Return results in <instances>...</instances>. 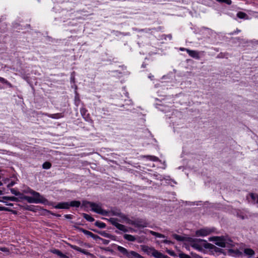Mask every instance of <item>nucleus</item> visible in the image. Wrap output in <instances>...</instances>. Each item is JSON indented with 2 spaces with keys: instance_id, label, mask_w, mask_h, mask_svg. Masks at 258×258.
I'll list each match as a JSON object with an SVG mask.
<instances>
[{
  "instance_id": "obj_1",
  "label": "nucleus",
  "mask_w": 258,
  "mask_h": 258,
  "mask_svg": "<svg viewBox=\"0 0 258 258\" xmlns=\"http://www.w3.org/2000/svg\"><path fill=\"white\" fill-rule=\"evenodd\" d=\"M117 249L124 256H126V258H144L138 252L133 250L129 251L125 248L121 246H117Z\"/></svg>"
},
{
  "instance_id": "obj_2",
  "label": "nucleus",
  "mask_w": 258,
  "mask_h": 258,
  "mask_svg": "<svg viewBox=\"0 0 258 258\" xmlns=\"http://www.w3.org/2000/svg\"><path fill=\"white\" fill-rule=\"evenodd\" d=\"M86 204L91 208V210L98 214L103 216H107L108 212L102 209L100 204H96L90 202H86Z\"/></svg>"
},
{
  "instance_id": "obj_3",
  "label": "nucleus",
  "mask_w": 258,
  "mask_h": 258,
  "mask_svg": "<svg viewBox=\"0 0 258 258\" xmlns=\"http://www.w3.org/2000/svg\"><path fill=\"white\" fill-rule=\"evenodd\" d=\"M109 221L110 223L116 227L118 229L121 230L124 232H127L129 231H135V230L132 228H127L124 225L119 224L117 222L118 220L116 218H111L109 219Z\"/></svg>"
},
{
  "instance_id": "obj_4",
  "label": "nucleus",
  "mask_w": 258,
  "mask_h": 258,
  "mask_svg": "<svg viewBox=\"0 0 258 258\" xmlns=\"http://www.w3.org/2000/svg\"><path fill=\"white\" fill-rule=\"evenodd\" d=\"M143 250L145 251L151 253V255L156 258H170L167 255H164L153 248H149L144 246Z\"/></svg>"
},
{
  "instance_id": "obj_5",
  "label": "nucleus",
  "mask_w": 258,
  "mask_h": 258,
  "mask_svg": "<svg viewBox=\"0 0 258 258\" xmlns=\"http://www.w3.org/2000/svg\"><path fill=\"white\" fill-rule=\"evenodd\" d=\"M30 194L33 196V198L35 201V204H46L48 201L39 192H36L33 190L31 189L29 191Z\"/></svg>"
},
{
  "instance_id": "obj_6",
  "label": "nucleus",
  "mask_w": 258,
  "mask_h": 258,
  "mask_svg": "<svg viewBox=\"0 0 258 258\" xmlns=\"http://www.w3.org/2000/svg\"><path fill=\"white\" fill-rule=\"evenodd\" d=\"M209 241H215V244L222 247H225L226 246L225 239L223 237L214 236L209 238Z\"/></svg>"
},
{
  "instance_id": "obj_7",
  "label": "nucleus",
  "mask_w": 258,
  "mask_h": 258,
  "mask_svg": "<svg viewBox=\"0 0 258 258\" xmlns=\"http://www.w3.org/2000/svg\"><path fill=\"white\" fill-rule=\"evenodd\" d=\"M134 226L138 228H144L147 226V223L142 219H136L135 220Z\"/></svg>"
},
{
  "instance_id": "obj_8",
  "label": "nucleus",
  "mask_w": 258,
  "mask_h": 258,
  "mask_svg": "<svg viewBox=\"0 0 258 258\" xmlns=\"http://www.w3.org/2000/svg\"><path fill=\"white\" fill-rule=\"evenodd\" d=\"M211 233V231L209 229H202L196 231L197 236H205Z\"/></svg>"
},
{
  "instance_id": "obj_9",
  "label": "nucleus",
  "mask_w": 258,
  "mask_h": 258,
  "mask_svg": "<svg viewBox=\"0 0 258 258\" xmlns=\"http://www.w3.org/2000/svg\"><path fill=\"white\" fill-rule=\"evenodd\" d=\"M55 209H69V202H61L53 206Z\"/></svg>"
},
{
  "instance_id": "obj_10",
  "label": "nucleus",
  "mask_w": 258,
  "mask_h": 258,
  "mask_svg": "<svg viewBox=\"0 0 258 258\" xmlns=\"http://www.w3.org/2000/svg\"><path fill=\"white\" fill-rule=\"evenodd\" d=\"M69 246L73 249L76 250H77L81 253H84V254H86V255H91V253L88 252V251H87L85 249H82L81 248H80L79 247L76 246V245H72V244H69Z\"/></svg>"
},
{
  "instance_id": "obj_11",
  "label": "nucleus",
  "mask_w": 258,
  "mask_h": 258,
  "mask_svg": "<svg viewBox=\"0 0 258 258\" xmlns=\"http://www.w3.org/2000/svg\"><path fill=\"white\" fill-rule=\"evenodd\" d=\"M186 51L188 53V54L192 57L195 58L196 59L200 58L199 53L196 50H191L189 49H186Z\"/></svg>"
},
{
  "instance_id": "obj_12",
  "label": "nucleus",
  "mask_w": 258,
  "mask_h": 258,
  "mask_svg": "<svg viewBox=\"0 0 258 258\" xmlns=\"http://www.w3.org/2000/svg\"><path fill=\"white\" fill-rule=\"evenodd\" d=\"M44 114L49 117L54 118V119H58V118H60L63 117V115L62 113H55V114L45 113Z\"/></svg>"
},
{
  "instance_id": "obj_13",
  "label": "nucleus",
  "mask_w": 258,
  "mask_h": 258,
  "mask_svg": "<svg viewBox=\"0 0 258 258\" xmlns=\"http://www.w3.org/2000/svg\"><path fill=\"white\" fill-rule=\"evenodd\" d=\"M123 238L125 240H127L129 241H132V242L135 241L136 240H137V238L136 236H133L131 234H124Z\"/></svg>"
},
{
  "instance_id": "obj_14",
  "label": "nucleus",
  "mask_w": 258,
  "mask_h": 258,
  "mask_svg": "<svg viewBox=\"0 0 258 258\" xmlns=\"http://www.w3.org/2000/svg\"><path fill=\"white\" fill-rule=\"evenodd\" d=\"M84 233L88 236L91 237L95 240H97L98 238H100V237L99 236H98L97 235H95V234H93V233H92L91 232L88 231L87 230H85Z\"/></svg>"
},
{
  "instance_id": "obj_15",
  "label": "nucleus",
  "mask_w": 258,
  "mask_h": 258,
  "mask_svg": "<svg viewBox=\"0 0 258 258\" xmlns=\"http://www.w3.org/2000/svg\"><path fill=\"white\" fill-rule=\"evenodd\" d=\"M51 252L54 254H57V255L60 256L61 258H69V257L67 255L63 254L60 250H59L58 249H53L51 250Z\"/></svg>"
},
{
  "instance_id": "obj_16",
  "label": "nucleus",
  "mask_w": 258,
  "mask_h": 258,
  "mask_svg": "<svg viewBox=\"0 0 258 258\" xmlns=\"http://www.w3.org/2000/svg\"><path fill=\"white\" fill-rule=\"evenodd\" d=\"M172 236L174 239L178 241H183L185 240V237L176 234H173Z\"/></svg>"
},
{
  "instance_id": "obj_17",
  "label": "nucleus",
  "mask_w": 258,
  "mask_h": 258,
  "mask_svg": "<svg viewBox=\"0 0 258 258\" xmlns=\"http://www.w3.org/2000/svg\"><path fill=\"white\" fill-rule=\"evenodd\" d=\"M244 253L247 255L251 256L254 254V251L251 248H245L244 250Z\"/></svg>"
},
{
  "instance_id": "obj_18",
  "label": "nucleus",
  "mask_w": 258,
  "mask_h": 258,
  "mask_svg": "<svg viewBox=\"0 0 258 258\" xmlns=\"http://www.w3.org/2000/svg\"><path fill=\"white\" fill-rule=\"evenodd\" d=\"M69 208L70 207H79L81 205V203L79 201H73L71 202H69Z\"/></svg>"
},
{
  "instance_id": "obj_19",
  "label": "nucleus",
  "mask_w": 258,
  "mask_h": 258,
  "mask_svg": "<svg viewBox=\"0 0 258 258\" xmlns=\"http://www.w3.org/2000/svg\"><path fill=\"white\" fill-rule=\"evenodd\" d=\"M149 232L152 235L155 236L157 237H159V238H165V236L164 235L162 234L159 233H158V232H155V231H152V230H150Z\"/></svg>"
},
{
  "instance_id": "obj_20",
  "label": "nucleus",
  "mask_w": 258,
  "mask_h": 258,
  "mask_svg": "<svg viewBox=\"0 0 258 258\" xmlns=\"http://www.w3.org/2000/svg\"><path fill=\"white\" fill-rule=\"evenodd\" d=\"M82 215H83V218L84 219H85L86 220H87L88 221L93 222L95 220L93 217H92L90 215H89L87 214L83 213Z\"/></svg>"
},
{
  "instance_id": "obj_21",
  "label": "nucleus",
  "mask_w": 258,
  "mask_h": 258,
  "mask_svg": "<svg viewBox=\"0 0 258 258\" xmlns=\"http://www.w3.org/2000/svg\"><path fill=\"white\" fill-rule=\"evenodd\" d=\"M23 199L27 201L29 203H35V201L33 197L29 196H24Z\"/></svg>"
},
{
  "instance_id": "obj_22",
  "label": "nucleus",
  "mask_w": 258,
  "mask_h": 258,
  "mask_svg": "<svg viewBox=\"0 0 258 258\" xmlns=\"http://www.w3.org/2000/svg\"><path fill=\"white\" fill-rule=\"evenodd\" d=\"M95 225L100 228H104L106 227V224L100 221H96Z\"/></svg>"
},
{
  "instance_id": "obj_23",
  "label": "nucleus",
  "mask_w": 258,
  "mask_h": 258,
  "mask_svg": "<svg viewBox=\"0 0 258 258\" xmlns=\"http://www.w3.org/2000/svg\"><path fill=\"white\" fill-rule=\"evenodd\" d=\"M237 16L240 19H245L247 17L245 13L242 12H238L237 14Z\"/></svg>"
},
{
  "instance_id": "obj_24",
  "label": "nucleus",
  "mask_w": 258,
  "mask_h": 258,
  "mask_svg": "<svg viewBox=\"0 0 258 258\" xmlns=\"http://www.w3.org/2000/svg\"><path fill=\"white\" fill-rule=\"evenodd\" d=\"M51 166V164L49 162H45L42 165V167L43 169H48Z\"/></svg>"
},
{
  "instance_id": "obj_25",
  "label": "nucleus",
  "mask_w": 258,
  "mask_h": 258,
  "mask_svg": "<svg viewBox=\"0 0 258 258\" xmlns=\"http://www.w3.org/2000/svg\"><path fill=\"white\" fill-rule=\"evenodd\" d=\"M3 199L14 202H17L18 201V199L15 197H4Z\"/></svg>"
},
{
  "instance_id": "obj_26",
  "label": "nucleus",
  "mask_w": 258,
  "mask_h": 258,
  "mask_svg": "<svg viewBox=\"0 0 258 258\" xmlns=\"http://www.w3.org/2000/svg\"><path fill=\"white\" fill-rule=\"evenodd\" d=\"M0 82L2 83L3 84H6L10 87H12V85L10 83H9L8 81H7L4 78L1 77H0Z\"/></svg>"
},
{
  "instance_id": "obj_27",
  "label": "nucleus",
  "mask_w": 258,
  "mask_h": 258,
  "mask_svg": "<svg viewBox=\"0 0 258 258\" xmlns=\"http://www.w3.org/2000/svg\"><path fill=\"white\" fill-rule=\"evenodd\" d=\"M250 196L253 200H255L257 204H258V195L251 193Z\"/></svg>"
},
{
  "instance_id": "obj_28",
  "label": "nucleus",
  "mask_w": 258,
  "mask_h": 258,
  "mask_svg": "<svg viewBox=\"0 0 258 258\" xmlns=\"http://www.w3.org/2000/svg\"><path fill=\"white\" fill-rule=\"evenodd\" d=\"M112 214L114 216H119L121 214V212L119 210H112L111 211Z\"/></svg>"
},
{
  "instance_id": "obj_29",
  "label": "nucleus",
  "mask_w": 258,
  "mask_h": 258,
  "mask_svg": "<svg viewBox=\"0 0 258 258\" xmlns=\"http://www.w3.org/2000/svg\"><path fill=\"white\" fill-rule=\"evenodd\" d=\"M178 256L180 258H191L189 255L184 253L183 252H180L178 254Z\"/></svg>"
},
{
  "instance_id": "obj_30",
  "label": "nucleus",
  "mask_w": 258,
  "mask_h": 258,
  "mask_svg": "<svg viewBox=\"0 0 258 258\" xmlns=\"http://www.w3.org/2000/svg\"><path fill=\"white\" fill-rule=\"evenodd\" d=\"M146 157L149 160L153 161H157L159 160L158 157L154 156H147Z\"/></svg>"
},
{
  "instance_id": "obj_31",
  "label": "nucleus",
  "mask_w": 258,
  "mask_h": 258,
  "mask_svg": "<svg viewBox=\"0 0 258 258\" xmlns=\"http://www.w3.org/2000/svg\"><path fill=\"white\" fill-rule=\"evenodd\" d=\"M119 217L121 218V220H119V221L121 222H123L125 221V220L126 219V218L127 217L126 215L122 214V213H121V214Z\"/></svg>"
},
{
  "instance_id": "obj_32",
  "label": "nucleus",
  "mask_w": 258,
  "mask_h": 258,
  "mask_svg": "<svg viewBox=\"0 0 258 258\" xmlns=\"http://www.w3.org/2000/svg\"><path fill=\"white\" fill-rule=\"evenodd\" d=\"M229 251L230 253H233L237 255H239L241 254V252L238 250L229 249Z\"/></svg>"
},
{
  "instance_id": "obj_33",
  "label": "nucleus",
  "mask_w": 258,
  "mask_h": 258,
  "mask_svg": "<svg viewBox=\"0 0 258 258\" xmlns=\"http://www.w3.org/2000/svg\"><path fill=\"white\" fill-rule=\"evenodd\" d=\"M125 222L127 224H131V225L134 226V223H135V220H132L127 217L126 219L125 220Z\"/></svg>"
},
{
  "instance_id": "obj_34",
  "label": "nucleus",
  "mask_w": 258,
  "mask_h": 258,
  "mask_svg": "<svg viewBox=\"0 0 258 258\" xmlns=\"http://www.w3.org/2000/svg\"><path fill=\"white\" fill-rule=\"evenodd\" d=\"M98 239L102 241V243L104 245H107L110 242L109 240L103 239L101 237H100V238H98Z\"/></svg>"
},
{
  "instance_id": "obj_35",
  "label": "nucleus",
  "mask_w": 258,
  "mask_h": 258,
  "mask_svg": "<svg viewBox=\"0 0 258 258\" xmlns=\"http://www.w3.org/2000/svg\"><path fill=\"white\" fill-rule=\"evenodd\" d=\"M80 111H81V113L82 115L84 118H85L86 113L87 112V110L85 108H81Z\"/></svg>"
},
{
  "instance_id": "obj_36",
  "label": "nucleus",
  "mask_w": 258,
  "mask_h": 258,
  "mask_svg": "<svg viewBox=\"0 0 258 258\" xmlns=\"http://www.w3.org/2000/svg\"><path fill=\"white\" fill-rule=\"evenodd\" d=\"M101 235L103 236L104 237H107V238H111L112 237V235L110 234L107 233L106 232H103L101 233Z\"/></svg>"
},
{
  "instance_id": "obj_37",
  "label": "nucleus",
  "mask_w": 258,
  "mask_h": 258,
  "mask_svg": "<svg viewBox=\"0 0 258 258\" xmlns=\"http://www.w3.org/2000/svg\"><path fill=\"white\" fill-rule=\"evenodd\" d=\"M162 242L164 243L168 244H172L173 243L171 241L168 240L167 239L163 240Z\"/></svg>"
},
{
  "instance_id": "obj_38",
  "label": "nucleus",
  "mask_w": 258,
  "mask_h": 258,
  "mask_svg": "<svg viewBox=\"0 0 258 258\" xmlns=\"http://www.w3.org/2000/svg\"><path fill=\"white\" fill-rule=\"evenodd\" d=\"M74 228L76 229H77L78 230H79V231L82 232L83 233H84L85 230V229H84L82 228L79 227H77V226H74Z\"/></svg>"
},
{
  "instance_id": "obj_39",
  "label": "nucleus",
  "mask_w": 258,
  "mask_h": 258,
  "mask_svg": "<svg viewBox=\"0 0 258 258\" xmlns=\"http://www.w3.org/2000/svg\"><path fill=\"white\" fill-rule=\"evenodd\" d=\"M0 250L4 252H9V249L5 247H1Z\"/></svg>"
},
{
  "instance_id": "obj_40",
  "label": "nucleus",
  "mask_w": 258,
  "mask_h": 258,
  "mask_svg": "<svg viewBox=\"0 0 258 258\" xmlns=\"http://www.w3.org/2000/svg\"><path fill=\"white\" fill-rule=\"evenodd\" d=\"M11 192L12 194L15 195L16 196H19V195H21V194L19 192H17L14 189H11Z\"/></svg>"
},
{
  "instance_id": "obj_41",
  "label": "nucleus",
  "mask_w": 258,
  "mask_h": 258,
  "mask_svg": "<svg viewBox=\"0 0 258 258\" xmlns=\"http://www.w3.org/2000/svg\"><path fill=\"white\" fill-rule=\"evenodd\" d=\"M64 217L67 219H72V216L71 215H65Z\"/></svg>"
},
{
  "instance_id": "obj_42",
  "label": "nucleus",
  "mask_w": 258,
  "mask_h": 258,
  "mask_svg": "<svg viewBox=\"0 0 258 258\" xmlns=\"http://www.w3.org/2000/svg\"><path fill=\"white\" fill-rule=\"evenodd\" d=\"M0 211H8V209L7 208L0 206Z\"/></svg>"
},
{
  "instance_id": "obj_43",
  "label": "nucleus",
  "mask_w": 258,
  "mask_h": 258,
  "mask_svg": "<svg viewBox=\"0 0 258 258\" xmlns=\"http://www.w3.org/2000/svg\"><path fill=\"white\" fill-rule=\"evenodd\" d=\"M136 237L137 238V240H136V241H137V242L138 243H142V240L141 239L140 237H139V236H137Z\"/></svg>"
},
{
  "instance_id": "obj_44",
  "label": "nucleus",
  "mask_w": 258,
  "mask_h": 258,
  "mask_svg": "<svg viewBox=\"0 0 258 258\" xmlns=\"http://www.w3.org/2000/svg\"><path fill=\"white\" fill-rule=\"evenodd\" d=\"M192 246L197 249L199 248V246L197 244H193Z\"/></svg>"
},
{
  "instance_id": "obj_45",
  "label": "nucleus",
  "mask_w": 258,
  "mask_h": 258,
  "mask_svg": "<svg viewBox=\"0 0 258 258\" xmlns=\"http://www.w3.org/2000/svg\"><path fill=\"white\" fill-rule=\"evenodd\" d=\"M186 49H187L186 48H180V50H181V51H184V50L186 51Z\"/></svg>"
},
{
  "instance_id": "obj_46",
  "label": "nucleus",
  "mask_w": 258,
  "mask_h": 258,
  "mask_svg": "<svg viewBox=\"0 0 258 258\" xmlns=\"http://www.w3.org/2000/svg\"><path fill=\"white\" fill-rule=\"evenodd\" d=\"M153 77H154V76H151V75H150V76H149V78L150 79H152V78H153Z\"/></svg>"
},
{
  "instance_id": "obj_47",
  "label": "nucleus",
  "mask_w": 258,
  "mask_h": 258,
  "mask_svg": "<svg viewBox=\"0 0 258 258\" xmlns=\"http://www.w3.org/2000/svg\"><path fill=\"white\" fill-rule=\"evenodd\" d=\"M169 253L171 255H173V252H169Z\"/></svg>"
},
{
  "instance_id": "obj_48",
  "label": "nucleus",
  "mask_w": 258,
  "mask_h": 258,
  "mask_svg": "<svg viewBox=\"0 0 258 258\" xmlns=\"http://www.w3.org/2000/svg\"><path fill=\"white\" fill-rule=\"evenodd\" d=\"M3 194V192L2 190H0V195H2Z\"/></svg>"
},
{
  "instance_id": "obj_49",
  "label": "nucleus",
  "mask_w": 258,
  "mask_h": 258,
  "mask_svg": "<svg viewBox=\"0 0 258 258\" xmlns=\"http://www.w3.org/2000/svg\"><path fill=\"white\" fill-rule=\"evenodd\" d=\"M8 205L12 206L13 204H8Z\"/></svg>"
},
{
  "instance_id": "obj_50",
  "label": "nucleus",
  "mask_w": 258,
  "mask_h": 258,
  "mask_svg": "<svg viewBox=\"0 0 258 258\" xmlns=\"http://www.w3.org/2000/svg\"><path fill=\"white\" fill-rule=\"evenodd\" d=\"M256 258H258V256Z\"/></svg>"
}]
</instances>
